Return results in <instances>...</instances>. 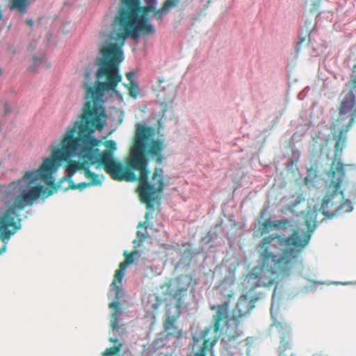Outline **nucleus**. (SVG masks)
Returning <instances> with one entry per match:
<instances>
[{"instance_id": "obj_1", "label": "nucleus", "mask_w": 356, "mask_h": 356, "mask_svg": "<svg viewBox=\"0 0 356 356\" xmlns=\"http://www.w3.org/2000/svg\"><path fill=\"white\" fill-rule=\"evenodd\" d=\"M296 238L271 235L257 246L259 254L257 266L245 276L243 286L245 293L239 298L229 315V301L211 306L215 311L212 322L215 332H219L220 356H242L240 346H245L241 338L243 332L238 328L241 320L250 314L257 301L264 299L269 288L275 283L289 277L303 245ZM215 338L210 342L211 356L214 355Z\"/></svg>"}, {"instance_id": "obj_2", "label": "nucleus", "mask_w": 356, "mask_h": 356, "mask_svg": "<svg viewBox=\"0 0 356 356\" xmlns=\"http://www.w3.org/2000/svg\"><path fill=\"white\" fill-rule=\"evenodd\" d=\"M140 0H122L120 10L115 15L111 29L102 34L104 44L94 63L86 68V86L91 88L93 83L105 89H115L122 80L119 64L124 59L122 47L131 35L138 41L140 36L147 37L156 33V29L147 15H140Z\"/></svg>"}, {"instance_id": "obj_3", "label": "nucleus", "mask_w": 356, "mask_h": 356, "mask_svg": "<svg viewBox=\"0 0 356 356\" xmlns=\"http://www.w3.org/2000/svg\"><path fill=\"white\" fill-rule=\"evenodd\" d=\"M83 87L86 90V98L88 99L90 96L93 98V104L88 102L84 105L81 118L67 127L63 143L65 148H68L70 145L74 146L80 145L79 150L71 157L79 156L83 159L86 158L89 163L94 162L93 165H97V168H100L102 165L106 166L115 162L114 152L117 149L116 143L114 140H110L106 145L107 149L103 152L101 158H99V149L95 147L100 140L93 135L96 128L102 131L104 127L105 108L99 105V103L104 102L103 98L105 92L111 89H105L103 86L95 83L91 85L90 89L86 86V81H84Z\"/></svg>"}, {"instance_id": "obj_4", "label": "nucleus", "mask_w": 356, "mask_h": 356, "mask_svg": "<svg viewBox=\"0 0 356 356\" xmlns=\"http://www.w3.org/2000/svg\"><path fill=\"white\" fill-rule=\"evenodd\" d=\"M153 131L145 124L137 123L136 138L132 147L129 159V166L131 170L140 172L139 191L141 200L147 204V207H153L157 191L162 192L165 186L164 171L161 168H155L152 176L153 183L149 181L150 171L148 168L149 159L158 156L156 163L163 161L162 152L165 148L163 142L154 139Z\"/></svg>"}, {"instance_id": "obj_5", "label": "nucleus", "mask_w": 356, "mask_h": 356, "mask_svg": "<svg viewBox=\"0 0 356 356\" xmlns=\"http://www.w3.org/2000/svg\"><path fill=\"white\" fill-rule=\"evenodd\" d=\"M46 189L42 184L24 186L20 182L10 183L4 197V205L0 209V234H15L21 229V218L17 213L30 202L37 200Z\"/></svg>"}, {"instance_id": "obj_6", "label": "nucleus", "mask_w": 356, "mask_h": 356, "mask_svg": "<svg viewBox=\"0 0 356 356\" xmlns=\"http://www.w3.org/2000/svg\"><path fill=\"white\" fill-rule=\"evenodd\" d=\"M79 147L70 145L68 148H65V145L62 143L58 145V148L54 149L51 157L47 158L39 168L35 171L26 172L22 179H19L17 182H20L23 185L35 184V181L41 177L47 184H52L55 179L52 176V173L57 170L58 166L61 162L66 161L72 155L79 150Z\"/></svg>"}, {"instance_id": "obj_7", "label": "nucleus", "mask_w": 356, "mask_h": 356, "mask_svg": "<svg viewBox=\"0 0 356 356\" xmlns=\"http://www.w3.org/2000/svg\"><path fill=\"white\" fill-rule=\"evenodd\" d=\"M299 225L294 226L293 225V220L283 218L275 220V228L278 230L287 231L289 230L291 233L284 234V233H272L265 237H264L259 243L265 238H267L271 235L281 236L286 238H296V241L299 242L301 240V245H303L301 249V252L298 258V261L296 264L294 270L298 267L299 263L301 261V256L307 246L308 245L312 233L316 228V211H310L307 212V215L305 217V221L299 222Z\"/></svg>"}, {"instance_id": "obj_8", "label": "nucleus", "mask_w": 356, "mask_h": 356, "mask_svg": "<svg viewBox=\"0 0 356 356\" xmlns=\"http://www.w3.org/2000/svg\"><path fill=\"white\" fill-rule=\"evenodd\" d=\"M124 276V271L119 269L116 270L115 279L110 286L111 289L108 294V299H111L113 293L115 296L114 300L108 305L109 309L113 312L111 315V326L114 335L122 334L126 330L124 325L122 323L124 311L120 302L124 292L120 286L117 285V280L122 282Z\"/></svg>"}, {"instance_id": "obj_9", "label": "nucleus", "mask_w": 356, "mask_h": 356, "mask_svg": "<svg viewBox=\"0 0 356 356\" xmlns=\"http://www.w3.org/2000/svg\"><path fill=\"white\" fill-rule=\"evenodd\" d=\"M213 325L203 329L197 328L191 331V336L187 337V345L185 348L187 356H206L209 340L206 339Z\"/></svg>"}, {"instance_id": "obj_10", "label": "nucleus", "mask_w": 356, "mask_h": 356, "mask_svg": "<svg viewBox=\"0 0 356 356\" xmlns=\"http://www.w3.org/2000/svg\"><path fill=\"white\" fill-rule=\"evenodd\" d=\"M94 162L89 163L88 161H83L81 162L82 170L84 172L85 177L90 180L89 182H81L78 184H75L73 180L70 181V184L67 186H63L60 184H57L56 189H61L63 191H67L69 188H79L80 191H83L88 186H98L101 185L102 181L104 178V175H99L95 172H92L90 168L93 165Z\"/></svg>"}, {"instance_id": "obj_11", "label": "nucleus", "mask_w": 356, "mask_h": 356, "mask_svg": "<svg viewBox=\"0 0 356 356\" xmlns=\"http://www.w3.org/2000/svg\"><path fill=\"white\" fill-rule=\"evenodd\" d=\"M181 314V303H170L167 305V309L163 322V332L179 337L181 335V330L178 327V319Z\"/></svg>"}, {"instance_id": "obj_12", "label": "nucleus", "mask_w": 356, "mask_h": 356, "mask_svg": "<svg viewBox=\"0 0 356 356\" xmlns=\"http://www.w3.org/2000/svg\"><path fill=\"white\" fill-rule=\"evenodd\" d=\"M338 194L327 193L323 200V203L319 209L323 214L325 216V218H332L337 216L342 213H350L353 210V206L352 202L347 199L340 205H339L333 212L330 213L327 209L330 207H333L334 204V200L336 195Z\"/></svg>"}, {"instance_id": "obj_13", "label": "nucleus", "mask_w": 356, "mask_h": 356, "mask_svg": "<svg viewBox=\"0 0 356 356\" xmlns=\"http://www.w3.org/2000/svg\"><path fill=\"white\" fill-rule=\"evenodd\" d=\"M288 203L282 209V212L283 213L289 212L296 216H299L300 214L301 216H303L302 221H305V217L307 215V213H305L303 210H301L302 204H306V209H309L307 212L314 210H315L316 212L317 211V205H314L313 209H312L309 203L306 202V198L302 193L297 192L294 193L288 198ZM316 214L317 215L316 213Z\"/></svg>"}, {"instance_id": "obj_14", "label": "nucleus", "mask_w": 356, "mask_h": 356, "mask_svg": "<svg viewBox=\"0 0 356 356\" xmlns=\"http://www.w3.org/2000/svg\"><path fill=\"white\" fill-rule=\"evenodd\" d=\"M234 282L235 268H232L231 266L225 267L224 277L215 288L225 297L230 298L234 295Z\"/></svg>"}, {"instance_id": "obj_15", "label": "nucleus", "mask_w": 356, "mask_h": 356, "mask_svg": "<svg viewBox=\"0 0 356 356\" xmlns=\"http://www.w3.org/2000/svg\"><path fill=\"white\" fill-rule=\"evenodd\" d=\"M345 177L344 165L339 161L337 163L335 169L330 176V188H332V191H329L328 193L339 194L340 193L343 197V191H340L341 184Z\"/></svg>"}, {"instance_id": "obj_16", "label": "nucleus", "mask_w": 356, "mask_h": 356, "mask_svg": "<svg viewBox=\"0 0 356 356\" xmlns=\"http://www.w3.org/2000/svg\"><path fill=\"white\" fill-rule=\"evenodd\" d=\"M161 300L156 294H149L144 300L143 305L146 312L145 316L156 318V312L161 305Z\"/></svg>"}, {"instance_id": "obj_17", "label": "nucleus", "mask_w": 356, "mask_h": 356, "mask_svg": "<svg viewBox=\"0 0 356 356\" xmlns=\"http://www.w3.org/2000/svg\"><path fill=\"white\" fill-rule=\"evenodd\" d=\"M356 90L351 88L343 97L341 102L339 113L345 115L353 107L355 101Z\"/></svg>"}, {"instance_id": "obj_18", "label": "nucleus", "mask_w": 356, "mask_h": 356, "mask_svg": "<svg viewBox=\"0 0 356 356\" xmlns=\"http://www.w3.org/2000/svg\"><path fill=\"white\" fill-rule=\"evenodd\" d=\"M10 5L9 9L10 10H16L19 13L20 17H23L27 12L31 5L30 0H9Z\"/></svg>"}, {"instance_id": "obj_19", "label": "nucleus", "mask_w": 356, "mask_h": 356, "mask_svg": "<svg viewBox=\"0 0 356 356\" xmlns=\"http://www.w3.org/2000/svg\"><path fill=\"white\" fill-rule=\"evenodd\" d=\"M177 290L180 292L186 291L190 287H193L196 284L191 275H181L177 278Z\"/></svg>"}, {"instance_id": "obj_20", "label": "nucleus", "mask_w": 356, "mask_h": 356, "mask_svg": "<svg viewBox=\"0 0 356 356\" xmlns=\"http://www.w3.org/2000/svg\"><path fill=\"white\" fill-rule=\"evenodd\" d=\"M39 67L49 68L51 63L47 60L44 54L35 55L33 56V65L29 67V70L35 72Z\"/></svg>"}, {"instance_id": "obj_21", "label": "nucleus", "mask_w": 356, "mask_h": 356, "mask_svg": "<svg viewBox=\"0 0 356 356\" xmlns=\"http://www.w3.org/2000/svg\"><path fill=\"white\" fill-rule=\"evenodd\" d=\"M81 163H77L71 161L66 168L67 175L63 176L57 184H60L63 186L64 182H67L70 184V181L72 180L71 177L75 174L78 169L82 170Z\"/></svg>"}, {"instance_id": "obj_22", "label": "nucleus", "mask_w": 356, "mask_h": 356, "mask_svg": "<svg viewBox=\"0 0 356 356\" xmlns=\"http://www.w3.org/2000/svg\"><path fill=\"white\" fill-rule=\"evenodd\" d=\"M105 169L109 173L111 177L116 180L122 179V165L118 162H113L105 166Z\"/></svg>"}, {"instance_id": "obj_23", "label": "nucleus", "mask_w": 356, "mask_h": 356, "mask_svg": "<svg viewBox=\"0 0 356 356\" xmlns=\"http://www.w3.org/2000/svg\"><path fill=\"white\" fill-rule=\"evenodd\" d=\"M179 0H166L163 6L154 13V17L158 20H162L163 15L168 13L170 8L177 6Z\"/></svg>"}, {"instance_id": "obj_24", "label": "nucleus", "mask_w": 356, "mask_h": 356, "mask_svg": "<svg viewBox=\"0 0 356 356\" xmlns=\"http://www.w3.org/2000/svg\"><path fill=\"white\" fill-rule=\"evenodd\" d=\"M110 341L114 343L113 346L106 348L103 355L104 356H120V352L122 349V343L115 336L111 337Z\"/></svg>"}, {"instance_id": "obj_25", "label": "nucleus", "mask_w": 356, "mask_h": 356, "mask_svg": "<svg viewBox=\"0 0 356 356\" xmlns=\"http://www.w3.org/2000/svg\"><path fill=\"white\" fill-rule=\"evenodd\" d=\"M143 227L145 228V231L144 232H142L140 230L137 231V236L139 238V241H138L137 239H134L133 241V243L134 245L138 243V246H140L141 244L143 243V242L144 241V240L148 236V233H147V229L149 227V224L146 220V221L143 222V223H140L139 225L138 226V227Z\"/></svg>"}, {"instance_id": "obj_26", "label": "nucleus", "mask_w": 356, "mask_h": 356, "mask_svg": "<svg viewBox=\"0 0 356 356\" xmlns=\"http://www.w3.org/2000/svg\"><path fill=\"white\" fill-rule=\"evenodd\" d=\"M259 225V232L261 235L267 234L270 232L272 227L275 228V220H273L271 218L268 219L266 222L261 225V221L258 222Z\"/></svg>"}, {"instance_id": "obj_27", "label": "nucleus", "mask_w": 356, "mask_h": 356, "mask_svg": "<svg viewBox=\"0 0 356 356\" xmlns=\"http://www.w3.org/2000/svg\"><path fill=\"white\" fill-rule=\"evenodd\" d=\"M120 180H125L134 182L138 180V177L136 175V173L132 170H127L125 172H122V179H120Z\"/></svg>"}, {"instance_id": "obj_28", "label": "nucleus", "mask_w": 356, "mask_h": 356, "mask_svg": "<svg viewBox=\"0 0 356 356\" xmlns=\"http://www.w3.org/2000/svg\"><path fill=\"white\" fill-rule=\"evenodd\" d=\"M6 236V234H0V254H2L6 252V244L12 235H9V238H7Z\"/></svg>"}, {"instance_id": "obj_29", "label": "nucleus", "mask_w": 356, "mask_h": 356, "mask_svg": "<svg viewBox=\"0 0 356 356\" xmlns=\"http://www.w3.org/2000/svg\"><path fill=\"white\" fill-rule=\"evenodd\" d=\"M131 84V87L129 89V94L132 97L136 99L140 94L139 84L138 82H133Z\"/></svg>"}, {"instance_id": "obj_30", "label": "nucleus", "mask_w": 356, "mask_h": 356, "mask_svg": "<svg viewBox=\"0 0 356 356\" xmlns=\"http://www.w3.org/2000/svg\"><path fill=\"white\" fill-rule=\"evenodd\" d=\"M309 129V125L307 123L300 124L296 128V131L294 133L293 136L299 135L303 136Z\"/></svg>"}, {"instance_id": "obj_31", "label": "nucleus", "mask_w": 356, "mask_h": 356, "mask_svg": "<svg viewBox=\"0 0 356 356\" xmlns=\"http://www.w3.org/2000/svg\"><path fill=\"white\" fill-rule=\"evenodd\" d=\"M217 234L216 232H213L211 231L208 232L207 236L202 238V241L205 244H209L215 238H217Z\"/></svg>"}, {"instance_id": "obj_32", "label": "nucleus", "mask_w": 356, "mask_h": 356, "mask_svg": "<svg viewBox=\"0 0 356 356\" xmlns=\"http://www.w3.org/2000/svg\"><path fill=\"white\" fill-rule=\"evenodd\" d=\"M197 254V252L195 251L193 249L188 248L184 250L183 257L184 258L188 259L189 260H191L192 258H193Z\"/></svg>"}, {"instance_id": "obj_33", "label": "nucleus", "mask_w": 356, "mask_h": 356, "mask_svg": "<svg viewBox=\"0 0 356 356\" xmlns=\"http://www.w3.org/2000/svg\"><path fill=\"white\" fill-rule=\"evenodd\" d=\"M305 40V37L302 35V34L299 33L298 35V41L296 44V51L298 54L301 49V45L303 42Z\"/></svg>"}, {"instance_id": "obj_34", "label": "nucleus", "mask_w": 356, "mask_h": 356, "mask_svg": "<svg viewBox=\"0 0 356 356\" xmlns=\"http://www.w3.org/2000/svg\"><path fill=\"white\" fill-rule=\"evenodd\" d=\"M300 154L301 153L298 149H293L289 159L298 163Z\"/></svg>"}, {"instance_id": "obj_35", "label": "nucleus", "mask_w": 356, "mask_h": 356, "mask_svg": "<svg viewBox=\"0 0 356 356\" xmlns=\"http://www.w3.org/2000/svg\"><path fill=\"white\" fill-rule=\"evenodd\" d=\"M149 10H154L157 6V0H144Z\"/></svg>"}, {"instance_id": "obj_36", "label": "nucleus", "mask_w": 356, "mask_h": 356, "mask_svg": "<svg viewBox=\"0 0 356 356\" xmlns=\"http://www.w3.org/2000/svg\"><path fill=\"white\" fill-rule=\"evenodd\" d=\"M56 187L57 184L56 185L54 188L51 187H45V188L48 189H43L41 195H42L44 197H49L54 194V190H58L56 189Z\"/></svg>"}, {"instance_id": "obj_37", "label": "nucleus", "mask_w": 356, "mask_h": 356, "mask_svg": "<svg viewBox=\"0 0 356 356\" xmlns=\"http://www.w3.org/2000/svg\"><path fill=\"white\" fill-rule=\"evenodd\" d=\"M350 81H353L355 84L352 88L356 90V64L353 67L350 74Z\"/></svg>"}, {"instance_id": "obj_38", "label": "nucleus", "mask_w": 356, "mask_h": 356, "mask_svg": "<svg viewBox=\"0 0 356 356\" xmlns=\"http://www.w3.org/2000/svg\"><path fill=\"white\" fill-rule=\"evenodd\" d=\"M343 146H344V141H342L341 136H339V138L337 140L336 145H335L336 150L337 151H339V150L342 151Z\"/></svg>"}, {"instance_id": "obj_39", "label": "nucleus", "mask_w": 356, "mask_h": 356, "mask_svg": "<svg viewBox=\"0 0 356 356\" xmlns=\"http://www.w3.org/2000/svg\"><path fill=\"white\" fill-rule=\"evenodd\" d=\"M297 163H298V162H296V161H293V160H291V159H290L289 158V159H288V160H287V161L285 163V164H284V165H285L286 169L287 170H292V168H293V165H294L295 164H297Z\"/></svg>"}, {"instance_id": "obj_40", "label": "nucleus", "mask_w": 356, "mask_h": 356, "mask_svg": "<svg viewBox=\"0 0 356 356\" xmlns=\"http://www.w3.org/2000/svg\"><path fill=\"white\" fill-rule=\"evenodd\" d=\"M134 254H138V250H136L133 251L126 258L127 263H129L130 265L134 262Z\"/></svg>"}, {"instance_id": "obj_41", "label": "nucleus", "mask_w": 356, "mask_h": 356, "mask_svg": "<svg viewBox=\"0 0 356 356\" xmlns=\"http://www.w3.org/2000/svg\"><path fill=\"white\" fill-rule=\"evenodd\" d=\"M325 48L326 46H322L320 48L312 46V51L315 54L314 56H318L321 53L323 52V49Z\"/></svg>"}, {"instance_id": "obj_42", "label": "nucleus", "mask_w": 356, "mask_h": 356, "mask_svg": "<svg viewBox=\"0 0 356 356\" xmlns=\"http://www.w3.org/2000/svg\"><path fill=\"white\" fill-rule=\"evenodd\" d=\"M134 76H135V72H129L128 73H127V77L130 81L131 83H133V82H138L134 79Z\"/></svg>"}, {"instance_id": "obj_43", "label": "nucleus", "mask_w": 356, "mask_h": 356, "mask_svg": "<svg viewBox=\"0 0 356 356\" xmlns=\"http://www.w3.org/2000/svg\"><path fill=\"white\" fill-rule=\"evenodd\" d=\"M280 115H281V114L279 115V114L276 113L273 116V119L270 120V122L272 123L271 127H273L274 125H275L277 123V122L280 120Z\"/></svg>"}, {"instance_id": "obj_44", "label": "nucleus", "mask_w": 356, "mask_h": 356, "mask_svg": "<svg viewBox=\"0 0 356 356\" xmlns=\"http://www.w3.org/2000/svg\"><path fill=\"white\" fill-rule=\"evenodd\" d=\"M12 112V109L10 108V106L8 102H5L4 104V114L5 115H7L10 114Z\"/></svg>"}, {"instance_id": "obj_45", "label": "nucleus", "mask_w": 356, "mask_h": 356, "mask_svg": "<svg viewBox=\"0 0 356 356\" xmlns=\"http://www.w3.org/2000/svg\"><path fill=\"white\" fill-rule=\"evenodd\" d=\"M129 266H130V264L129 263H127V261L124 260V261L120 264L119 270L124 271Z\"/></svg>"}, {"instance_id": "obj_46", "label": "nucleus", "mask_w": 356, "mask_h": 356, "mask_svg": "<svg viewBox=\"0 0 356 356\" xmlns=\"http://www.w3.org/2000/svg\"><path fill=\"white\" fill-rule=\"evenodd\" d=\"M268 209V206H265L262 208L261 211V213H260V217L261 218H263L265 213L267 212Z\"/></svg>"}, {"instance_id": "obj_47", "label": "nucleus", "mask_w": 356, "mask_h": 356, "mask_svg": "<svg viewBox=\"0 0 356 356\" xmlns=\"http://www.w3.org/2000/svg\"><path fill=\"white\" fill-rule=\"evenodd\" d=\"M275 291H276V287L274 289V293H273V295L272 296V302H271V307H270L271 314H273V307L275 306Z\"/></svg>"}, {"instance_id": "obj_48", "label": "nucleus", "mask_w": 356, "mask_h": 356, "mask_svg": "<svg viewBox=\"0 0 356 356\" xmlns=\"http://www.w3.org/2000/svg\"><path fill=\"white\" fill-rule=\"evenodd\" d=\"M25 22L27 24V25H29L31 27H32L34 24V21L32 18H28L25 20Z\"/></svg>"}, {"instance_id": "obj_49", "label": "nucleus", "mask_w": 356, "mask_h": 356, "mask_svg": "<svg viewBox=\"0 0 356 356\" xmlns=\"http://www.w3.org/2000/svg\"><path fill=\"white\" fill-rule=\"evenodd\" d=\"M118 113H119L118 120L120 122H122L123 120V118H124V113L122 111H119Z\"/></svg>"}, {"instance_id": "obj_50", "label": "nucleus", "mask_w": 356, "mask_h": 356, "mask_svg": "<svg viewBox=\"0 0 356 356\" xmlns=\"http://www.w3.org/2000/svg\"><path fill=\"white\" fill-rule=\"evenodd\" d=\"M140 256H141V254H140V252L138 250V254H134V260H135L136 259H138V258H140Z\"/></svg>"}, {"instance_id": "obj_51", "label": "nucleus", "mask_w": 356, "mask_h": 356, "mask_svg": "<svg viewBox=\"0 0 356 356\" xmlns=\"http://www.w3.org/2000/svg\"><path fill=\"white\" fill-rule=\"evenodd\" d=\"M302 95V92H300V93L298 95V98H299V99H300V100H302V99H304L305 95Z\"/></svg>"}, {"instance_id": "obj_52", "label": "nucleus", "mask_w": 356, "mask_h": 356, "mask_svg": "<svg viewBox=\"0 0 356 356\" xmlns=\"http://www.w3.org/2000/svg\"><path fill=\"white\" fill-rule=\"evenodd\" d=\"M309 86H307L304 90L302 92V93L303 92H307L309 90Z\"/></svg>"}, {"instance_id": "obj_53", "label": "nucleus", "mask_w": 356, "mask_h": 356, "mask_svg": "<svg viewBox=\"0 0 356 356\" xmlns=\"http://www.w3.org/2000/svg\"><path fill=\"white\" fill-rule=\"evenodd\" d=\"M353 197L356 199V189L352 192Z\"/></svg>"}, {"instance_id": "obj_54", "label": "nucleus", "mask_w": 356, "mask_h": 356, "mask_svg": "<svg viewBox=\"0 0 356 356\" xmlns=\"http://www.w3.org/2000/svg\"><path fill=\"white\" fill-rule=\"evenodd\" d=\"M335 284H344V285H347V284H350V282H344V283H342V282H335Z\"/></svg>"}, {"instance_id": "obj_55", "label": "nucleus", "mask_w": 356, "mask_h": 356, "mask_svg": "<svg viewBox=\"0 0 356 356\" xmlns=\"http://www.w3.org/2000/svg\"><path fill=\"white\" fill-rule=\"evenodd\" d=\"M149 213H147L145 214V218H146V220H147V219L149 218Z\"/></svg>"}, {"instance_id": "obj_56", "label": "nucleus", "mask_w": 356, "mask_h": 356, "mask_svg": "<svg viewBox=\"0 0 356 356\" xmlns=\"http://www.w3.org/2000/svg\"><path fill=\"white\" fill-rule=\"evenodd\" d=\"M1 17H2V11H1V10L0 9V19H1Z\"/></svg>"}, {"instance_id": "obj_57", "label": "nucleus", "mask_w": 356, "mask_h": 356, "mask_svg": "<svg viewBox=\"0 0 356 356\" xmlns=\"http://www.w3.org/2000/svg\"><path fill=\"white\" fill-rule=\"evenodd\" d=\"M309 42L311 43V38H310V35H309Z\"/></svg>"}, {"instance_id": "obj_58", "label": "nucleus", "mask_w": 356, "mask_h": 356, "mask_svg": "<svg viewBox=\"0 0 356 356\" xmlns=\"http://www.w3.org/2000/svg\"><path fill=\"white\" fill-rule=\"evenodd\" d=\"M147 356H154V355H147Z\"/></svg>"}]
</instances>
